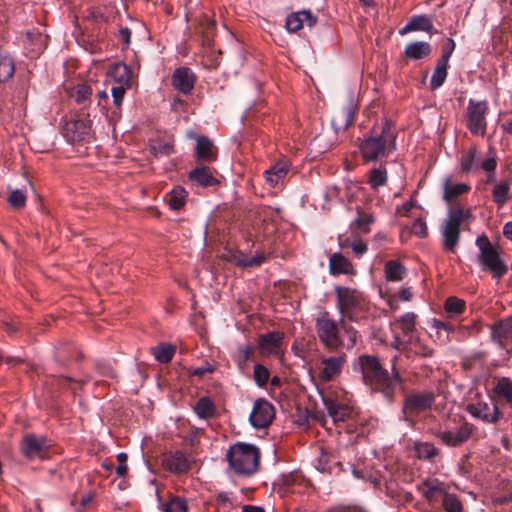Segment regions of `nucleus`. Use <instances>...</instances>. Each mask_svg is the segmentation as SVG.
<instances>
[{"mask_svg": "<svg viewBox=\"0 0 512 512\" xmlns=\"http://www.w3.org/2000/svg\"><path fill=\"white\" fill-rule=\"evenodd\" d=\"M62 134L71 143L87 141L91 136V121L84 115H76L65 120Z\"/></svg>", "mask_w": 512, "mask_h": 512, "instance_id": "6e6552de", "label": "nucleus"}, {"mask_svg": "<svg viewBox=\"0 0 512 512\" xmlns=\"http://www.w3.org/2000/svg\"><path fill=\"white\" fill-rule=\"evenodd\" d=\"M398 359V356L393 357L391 373L382 366L376 356L365 354L357 359L364 383L374 392L381 393L389 401L394 399L397 387L404 382L397 367Z\"/></svg>", "mask_w": 512, "mask_h": 512, "instance_id": "f257e3e1", "label": "nucleus"}, {"mask_svg": "<svg viewBox=\"0 0 512 512\" xmlns=\"http://www.w3.org/2000/svg\"><path fill=\"white\" fill-rule=\"evenodd\" d=\"M511 334L512 319L500 320L492 326V338L500 344L504 339L509 338Z\"/></svg>", "mask_w": 512, "mask_h": 512, "instance_id": "cd10ccee", "label": "nucleus"}, {"mask_svg": "<svg viewBox=\"0 0 512 512\" xmlns=\"http://www.w3.org/2000/svg\"><path fill=\"white\" fill-rule=\"evenodd\" d=\"M398 323L403 333L410 334L415 330L416 315L414 313H406L400 317Z\"/></svg>", "mask_w": 512, "mask_h": 512, "instance_id": "49530a36", "label": "nucleus"}, {"mask_svg": "<svg viewBox=\"0 0 512 512\" xmlns=\"http://www.w3.org/2000/svg\"><path fill=\"white\" fill-rule=\"evenodd\" d=\"M469 190V186L464 183L452 184L449 179L444 183V194L443 199L446 202H451L458 196L466 193Z\"/></svg>", "mask_w": 512, "mask_h": 512, "instance_id": "7c9ffc66", "label": "nucleus"}, {"mask_svg": "<svg viewBox=\"0 0 512 512\" xmlns=\"http://www.w3.org/2000/svg\"><path fill=\"white\" fill-rule=\"evenodd\" d=\"M269 376L270 373L265 366H263L262 364H256L254 366L253 377L258 386H265L269 381Z\"/></svg>", "mask_w": 512, "mask_h": 512, "instance_id": "09e8293b", "label": "nucleus"}, {"mask_svg": "<svg viewBox=\"0 0 512 512\" xmlns=\"http://www.w3.org/2000/svg\"><path fill=\"white\" fill-rule=\"evenodd\" d=\"M455 49V42L453 39H448L447 45L443 48L442 55L450 58L451 54L453 53Z\"/></svg>", "mask_w": 512, "mask_h": 512, "instance_id": "0e129e2a", "label": "nucleus"}, {"mask_svg": "<svg viewBox=\"0 0 512 512\" xmlns=\"http://www.w3.org/2000/svg\"><path fill=\"white\" fill-rule=\"evenodd\" d=\"M162 465L173 473H185L190 469L191 462L189 458L181 451L165 454L162 459Z\"/></svg>", "mask_w": 512, "mask_h": 512, "instance_id": "a211bd4d", "label": "nucleus"}, {"mask_svg": "<svg viewBox=\"0 0 512 512\" xmlns=\"http://www.w3.org/2000/svg\"><path fill=\"white\" fill-rule=\"evenodd\" d=\"M194 157L200 163L214 162L217 159V148L209 138L198 137Z\"/></svg>", "mask_w": 512, "mask_h": 512, "instance_id": "6ab92c4d", "label": "nucleus"}, {"mask_svg": "<svg viewBox=\"0 0 512 512\" xmlns=\"http://www.w3.org/2000/svg\"><path fill=\"white\" fill-rule=\"evenodd\" d=\"M128 87H130V85H117L111 88L113 103L116 107H120L122 105L123 98Z\"/></svg>", "mask_w": 512, "mask_h": 512, "instance_id": "864d4df0", "label": "nucleus"}, {"mask_svg": "<svg viewBox=\"0 0 512 512\" xmlns=\"http://www.w3.org/2000/svg\"><path fill=\"white\" fill-rule=\"evenodd\" d=\"M128 456L126 453L121 452L117 455V461L119 462L118 467L116 468V473L119 477H125L128 472V467L126 465Z\"/></svg>", "mask_w": 512, "mask_h": 512, "instance_id": "4d7b16f0", "label": "nucleus"}, {"mask_svg": "<svg viewBox=\"0 0 512 512\" xmlns=\"http://www.w3.org/2000/svg\"><path fill=\"white\" fill-rule=\"evenodd\" d=\"M512 179H505L495 185L493 189V200L499 206H503L509 199L510 186Z\"/></svg>", "mask_w": 512, "mask_h": 512, "instance_id": "c85d7f7f", "label": "nucleus"}, {"mask_svg": "<svg viewBox=\"0 0 512 512\" xmlns=\"http://www.w3.org/2000/svg\"><path fill=\"white\" fill-rule=\"evenodd\" d=\"M108 75L118 85H130L131 83V71L124 63L112 65Z\"/></svg>", "mask_w": 512, "mask_h": 512, "instance_id": "a878e982", "label": "nucleus"}, {"mask_svg": "<svg viewBox=\"0 0 512 512\" xmlns=\"http://www.w3.org/2000/svg\"><path fill=\"white\" fill-rule=\"evenodd\" d=\"M478 262L482 270L490 273L496 280H500L508 272L507 264L496 249L485 254L479 253Z\"/></svg>", "mask_w": 512, "mask_h": 512, "instance_id": "9d476101", "label": "nucleus"}, {"mask_svg": "<svg viewBox=\"0 0 512 512\" xmlns=\"http://www.w3.org/2000/svg\"><path fill=\"white\" fill-rule=\"evenodd\" d=\"M335 293L337 297V308L341 314V319H346L348 323L355 321L356 310L361 305V294L347 287H337Z\"/></svg>", "mask_w": 512, "mask_h": 512, "instance_id": "423d86ee", "label": "nucleus"}, {"mask_svg": "<svg viewBox=\"0 0 512 512\" xmlns=\"http://www.w3.org/2000/svg\"><path fill=\"white\" fill-rule=\"evenodd\" d=\"M477 155V149L472 147L466 154L461 157V169L463 172H470L476 167L475 162Z\"/></svg>", "mask_w": 512, "mask_h": 512, "instance_id": "c03bdc74", "label": "nucleus"}, {"mask_svg": "<svg viewBox=\"0 0 512 512\" xmlns=\"http://www.w3.org/2000/svg\"><path fill=\"white\" fill-rule=\"evenodd\" d=\"M265 260L264 255H256L253 257H242L237 260V265L241 267H253V266H259L262 264Z\"/></svg>", "mask_w": 512, "mask_h": 512, "instance_id": "5fc2aeb1", "label": "nucleus"}, {"mask_svg": "<svg viewBox=\"0 0 512 512\" xmlns=\"http://www.w3.org/2000/svg\"><path fill=\"white\" fill-rule=\"evenodd\" d=\"M466 410L475 418H479L487 423H496L502 416L497 405L485 402L468 404Z\"/></svg>", "mask_w": 512, "mask_h": 512, "instance_id": "4468645a", "label": "nucleus"}, {"mask_svg": "<svg viewBox=\"0 0 512 512\" xmlns=\"http://www.w3.org/2000/svg\"><path fill=\"white\" fill-rule=\"evenodd\" d=\"M275 417V410L273 405L265 399H258L253 405L250 414V422L255 428H266Z\"/></svg>", "mask_w": 512, "mask_h": 512, "instance_id": "9b49d317", "label": "nucleus"}, {"mask_svg": "<svg viewBox=\"0 0 512 512\" xmlns=\"http://www.w3.org/2000/svg\"><path fill=\"white\" fill-rule=\"evenodd\" d=\"M434 355V349L423 343L419 338L409 340V350L406 353L407 359L415 357L431 358Z\"/></svg>", "mask_w": 512, "mask_h": 512, "instance_id": "5701e85b", "label": "nucleus"}, {"mask_svg": "<svg viewBox=\"0 0 512 512\" xmlns=\"http://www.w3.org/2000/svg\"><path fill=\"white\" fill-rule=\"evenodd\" d=\"M374 222V217L372 214L361 212L358 210V217L355 219L353 225L355 228L363 231H369V225Z\"/></svg>", "mask_w": 512, "mask_h": 512, "instance_id": "de8ad7c7", "label": "nucleus"}, {"mask_svg": "<svg viewBox=\"0 0 512 512\" xmlns=\"http://www.w3.org/2000/svg\"><path fill=\"white\" fill-rule=\"evenodd\" d=\"M431 53V46L427 42H413L406 46L404 55L413 60L423 59Z\"/></svg>", "mask_w": 512, "mask_h": 512, "instance_id": "bb28decb", "label": "nucleus"}, {"mask_svg": "<svg viewBox=\"0 0 512 512\" xmlns=\"http://www.w3.org/2000/svg\"><path fill=\"white\" fill-rule=\"evenodd\" d=\"M91 94V88L86 84H81L75 88L74 92L72 93V97L75 98L77 103H82L87 100Z\"/></svg>", "mask_w": 512, "mask_h": 512, "instance_id": "8fccbe9b", "label": "nucleus"}, {"mask_svg": "<svg viewBox=\"0 0 512 512\" xmlns=\"http://www.w3.org/2000/svg\"><path fill=\"white\" fill-rule=\"evenodd\" d=\"M199 32L203 36L206 45H212L215 35V20L208 15H204L199 24Z\"/></svg>", "mask_w": 512, "mask_h": 512, "instance_id": "2f4dec72", "label": "nucleus"}, {"mask_svg": "<svg viewBox=\"0 0 512 512\" xmlns=\"http://www.w3.org/2000/svg\"><path fill=\"white\" fill-rule=\"evenodd\" d=\"M411 233L420 238L427 237L428 228L423 218H418L417 220H415L411 227Z\"/></svg>", "mask_w": 512, "mask_h": 512, "instance_id": "603ef678", "label": "nucleus"}, {"mask_svg": "<svg viewBox=\"0 0 512 512\" xmlns=\"http://www.w3.org/2000/svg\"><path fill=\"white\" fill-rule=\"evenodd\" d=\"M496 165H497V162H496L495 157H490L482 162L481 167L486 172H494Z\"/></svg>", "mask_w": 512, "mask_h": 512, "instance_id": "680f3d73", "label": "nucleus"}, {"mask_svg": "<svg viewBox=\"0 0 512 512\" xmlns=\"http://www.w3.org/2000/svg\"><path fill=\"white\" fill-rule=\"evenodd\" d=\"M346 362V356L344 354L332 356V357H322L321 364L323 365L322 369L319 372V378L321 381L329 382L333 380L336 376H338Z\"/></svg>", "mask_w": 512, "mask_h": 512, "instance_id": "ddd939ff", "label": "nucleus"}, {"mask_svg": "<svg viewBox=\"0 0 512 512\" xmlns=\"http://www.w3.org/2000/svg\"><path fill=\"white\" fill-rule=\"evenodd\" d=\"M153 354L160 363H169L175 354V348L170 344H160L153 348Z\"/></svg>", "mask_w": 512, "mask_h": 512, "instance_id": "4c0bfd02", "label": "nucleus"}, {"mask_svg": "<svg viewBox=\"0 0 512 512\" xmlns=\"http://www.w3.org/2000/svg\"><path fill=\"white\" fill-rule=\"evenodd\" d=\"M162 512H188L187 501L181 497H172L167 503L162 504Z\"/></svg>", "mask_w": 512, "mask_h": 512, "instance_id": "58836bf2", "label": "nucleus"}, {"mask_svg": "<svg viewBox=\"0 0 512 512\" xmlns=\"http://www.w3.org/2000/svg\"><path fill=\"white\" fill-rule=\"evenodd\" d=\"M419 453L423 457L431 459L437 454V451L434 446L426 444L419 450Z\"/></svg>", "mask_w": 512, "mask_h": 512, "instance_id": "bf43d9fd", "label": "nucleus"}, {"mask_svg": "<svg viewBox=\"0 0 512 512\" xmlns=\"http://www.w3.org/2000/svg\"><path fill=\"white\" fill-rule=\"evenodd\" d=\"M486 101L470 99L466 109L467 128L474 135L484 136L487 129L486 115L488 113Z\"/></svg>", "mask_w": 512, "mask_h": 512, "instance_id": "0eeeda50", "label": "nucleus"}, {"mask_svg": "<svg viewBox=\"0 0 512 512\" xmlns=\"http://www.w3.org/2000/svg\"><path fill=\"white\" fill-rule=\"evenodd\" d=\"M470 217V210L463 207L458 206L449 210L442 226L443 249L445 251H455L460 240V226Z\"/></svg>", "mask_w": 512, "mask_h": 512, "instance_id": "39448f33", "label": "nucleus"}, {"mask_svg": "<svg viewBox=\"0 0 512 512\" xmlns=\"http://www.w3.org/2000/svg\"><path fill=\"white\" fill-rule=\"evenodd\" d=\"M444 308L449 314L459 315L465 309V301L455 296H450L446 299Z\"/></svg>", "mask_w": 512, "mask_h": 512, "instance_id": "79ce46f5", "label": "nucleus"}, {"mask_svg": "<svg viewBox=\"0 0 512 512\" xmlns=\"http://www.w3.org/2000/svg\"><path fill=\"white\" fill-rule=\"evenodd\" d=\"M474 426L468 422H463L455 430H439L437 437L447 446H460L465 443L472 435Z\"/></svg>", "mask_w": 512, "mask_h": 512, "instance_id": "f8f14e48", "label": "nucleus"}, {"mask_svg": "<svg viewBox=\"0 0 512 512\" xmlns=\"http://www.w3.org/2000/svg\"><path fill=\"white\" fill-rule=\"evenodd\" d=\"M194 411L200 418L208 419L215 415L216 409L210 398L202 397L196 402Z\"/></svg>", "mask_w": 512, "mask_h": 512, "instance_id": "473e14b6", "label": "nucleus"}, {"mask_svg": "<svg viewBox=\"0 0 512 512\" xmlns=\"http://www.w3.org/2000/svg\"><path fill=\"white\" fill-rule=\"evenodd\" d=\"M328 415L333 419L334 423L344 422L351 415V409L347 405L335 402L325 401Z\"/></svg>", "mask_w": 512, "mask_h": 512, "instance_id": "b1692460", "label": "nucleus"}, {"mask_svg": "<svg viewBox=\"0 0 512 512\" xmlns=\"http://www.w3.org/2000/svg\"><path fill=\"white\" fill-rule=\"evenodd\" d=\"M172 84L178 91L189 94L194 88L195 76L189 68H178L173 73Z\"/></svg>", "mask_w": 512, "mask_h": 512, "instance_id": "412c9836", "label": "nucleus"}, {"mask_svg": "<svg viewBox=\"0 0 512 512\" xmlns=\"http://www.w3.org/2000/svg\"><path fill=\"white\" fill-rule=\"evenodd\" d=\"M226 458L235 474L251 476L259 468L260 451L252 444L237 443L229 448Z\"/></svg>", "mask_w": 512, "mask_h": 512, "instance_id": "20e7f679", "label": "nucleus"}, {"mask_svg": "<svg viewBox=\"0 0 512 512\" xmlns=\"http://www.w3.org/2000/svg\"><path fill=\"white\" fill-rule=\"evenodd\" d=\"M215 173V169L200 164L188 173V179L202 187L215 186L219 184Z\"/></svg>", "mask_w": 512, "mask_h": 512, "instance_id": "f3484780", "label": "nucleus"}, {"mask_svg": "<svg viewBox=\"0 0 512 512\" xmlns=\"http://www.w3.org/2000/svg\"><path fill=\"white\" fill-rule=\"evenodd\" d=\"M352 249L355 254L362 255L367 251V245L362 241H358L352 244Z\"/></svg>", "mask_w": 512, "mask_h": 512, "instance_id": "e2e57ef3", "label": "nucleus"}, {"mask_svg": "<svg viewBox=\"0 0 512 512\" xmlns=\"http://www.w3.org/2000/svg\"><path fill=\"white\" fill-rule=\"evenodd\" d=\"M447 78V70L435 68L431 77L430 88L432 90L438 89L443 85Z\"/></svg>", "mask_w": 512, "mask_h": 512, "instance_id": "3c124183", "label": "nucleus"}, {"mask_svg": "<svg viewBox=\"0 0 512 512\" xmlns=\"http://www.w3.org/2000/svg\"><path fill=\"white\" fill-rule=\"evenodd\" d=\"M412 296L413 293L410 288H404L398 294V297L401 301H410L412 299Z\"/></svg>", "mask_w": 512, "mask_h": 512, "instance_id": "774afa93", "label": "nucleus"}, {"mask_svg": "<svg viewBox=\"0 0 512 512\" xmlns=\"http://www.w3.org/2000/svg\"><path fill=\"white\" fill-rule=\"evenodd\" d=\"M435 401V394L432 391L411 392L406 395L403 403V414L405 419L417 416L431 408Z\"/></svg>", "mask_w": 512, "mask_h": 512, "instance_id": "1a4fd4ad", "label": "nucleus"}, {"mask_svg": "<svg viewBox=\"0 0 512 512\" xmlns=\"http://www.w3.org/2000/svg\"><path fill=\"white\" fill-rule=\"evenodd\" d=\"M7 201L14 209H21L26 204V194L20 189L12 190Z\"/></svg>", "mask_w": 512, "mask_h": 512, "instance_id": "a18cd8bd", "label": "nucleus"}, {"mask_svg": "<svg viewBox=\"0 0 512 512\" xmlns=\"http://www.w3.org/2000/svg\"><path fill=\"white\" fill-rule=\"evenodd\" d=\"M14 72V61L8 55L0 54V83L8 81Z\"/></svg>", "mask_w": 512, "mask_h": 512, "instance_id": "e433bc0d", "label": "nucleus"}, {"mask_svg": "<svg viewBox=\"0 0 512 512\" xmlns=\"http://www.w3.org/2000/svg\"><path fill=\"white\" fill-rule=\"evenodd\" d=\"M393 347L402 352L405 356L407 351L409 350V340L408 341H401L398 337H395Z\"/></svg>", "mask_w": 512, "mask_h": 512, "instance_id": "052dcab7", "label": "nucleus"}, {"mask_svg": "<svg viewBox=\"0 0 512 512\" xmlns=\"http://www.w3.org/2000/svg\"><path fill=\"white\" fill-rule=\"evenodd\" d=\"M315 332L320 344L329 352L352 350L358 341V331L346 319L335 321L328 311L315 318Z\"/></svg>", "mask_w": 512, "mask_h": 512, "instance_id": "f03ea898", "label": "nucleus"}, {"mask_svg": "<svg viewBox=\"0 0 512 512\" xmlns=\"http://www.w3.org/2000/svg\"><path fill=\"white\" fill-rule=\"evenodd\" d=\"M476 245L479 248V253H487L493 249H496L491 244L489 238L486 235H481L476 239Z\"/></svg>", "mask_w": 512, "mask_h": 512, "instance_id": "13d9d810", "label": "nucleus"}, {"mask_svg": "<svg viewBox=\"0 0 512 512\" xmlns=\"http://www.w3.org/2000/svg\"><path fill=\"white\" fill-rule=\"evenodd\" d=\"M290 170V163L286 159H281L274 163L269 169L265 170L264 178L266 183L270 187L277 186L280 182L284 180L287 173Z\"/></svg>", "mask_w": 512, "mask_h": 512, "instance_id": "4be33fe9", "label": "nucleus"}, {"mask_svg": "<svg viewBox=\"0 0 512 512\" xmlns=\"http://www.w3.org/2000/svg\"><path fill=\"white\" fill-rule=\"evenodd\" d=\"M304 23L311 28L316 25L317 17L310 10L293 12L287 16L285 26L289 32L295 33L303 28Z\"/></svg>", "mask_w": 512, "mask_h": 512, "instance_id": "dca6fc26", "label": "nucleus"}, {"mask_svg": "<svg viewBox=\"0 0 512 512\" xmlns=\"http://www.w3.org/2000/svg\"><path fill=\"white\" fill-rule=\"evenodd\" d=\"M406 273L405 267L398 261L391 260L385 264V275L389 281H400Z\"/></svg>", "mask_w": 512, "mask_h": 512, "instance_id": "f704fd0d", "label": "nucleus"}, {"mask_svg": "<svg viewBox=\"0 0 512 512\" xmlns=\"http://www.w3.org/2000/svg\"><path fill=\"white\" fill-rule=\"evenodd\" d=\"M187 192L184 188L177 186L167 196L166 200L169 207L173 210H179L185 204Z\"/></svg>", "mask_w": 512, "mask_h": 512, "instance_id": "72a5a7b5", "label": "nucleus"}, {"mask_svg": "<svg viewBox=\"0 0 512 512\" xmlns=\"http://www.w3.org/2000/svg\"><path fill=\"white\" fill-rule=\"evenodd\" d=\"M153 150L155 151V155L158 153L164 154V155H170L173 151V146L170 144H163L159 147V150L157 151L156 147H153Z\"/></svg>", "mask_w": 512, "mask_h": 512, "instance_id": "338daca9", "label": "nucleus"}, {"mask_svg": "<svg viewBox=\"0 0 512 512\" xmlns=\"http://www.w3.org/2000/svg\"><path fill=\"white\" fill-rule=\"evenodd\" d=\"M253 358V348L250 345H242L238 349V362L240 365L246 364Z\"/></svg>", "mask_w": 512, "mask_h": 512, "instance_id": "6e6d98bb", "label": "nucleus"}, {"mask_svg": "<svg viewBox=\"0 0 512 512\" xmlns=\"http://www.w3.org/2000/svg\"><path fill=\"white\" fill-rule=\"evenodd\" d=\"M350 267V262L341 253H334L330 257L329 270L331 274H346L349 272Z\"/></svg>", "mask_w": 512, "mask_h": 512, "instance_id": "c756f323", "label": "nucleus"}, {"mask_svg": "<svg viewBox=\"0 0 512 512\" xmlns=\"http://www.w3.org/2000/svg\"><path fill=\"white\" fill-rule=\"evenodd\" d=\"M213 367L209 364H206L204 366L198 367L193 370L192 374L195 376H203L207 372H212Z\"/></svg>", "mask_w": 512, "mask_h": 512, "instance_id": "69168bd1", "label": "nucleus"}, {"mask_svg": "<svg viewBox=\"0 0 512 512\" xmlns=\"http://www.w3.org/2000/svg\"><path fill=\"white\" fill-rule=\"evenodd\" d=\"M387 182V171L384 167L374 168L369 172V184L371 188L377 189Z\"/></svg>", "mask_w": 512, "mask_h": 512, "instance_id": "ea45409f", "label": "nucleus"}, {"mask_svg": "<svg viewBox=\"0 0 512 512\" xmlns=\"http://www.w3.org/2000/svg\"><path fill=\"white\" fill-rule=\"evenodd\" d=\"M396 149L395 134L389 123L373 129L371 135L365 138L360 150L365 161H375L388 156Z\"/></svg>", "mask_w": 512, "mask_h": 512, "instance_id": "7ed1b4c3", "label": "nucleus"}, {"mask_svg": "<svg viewBox=\"0 0 512 512\" xmlns=\"http://www.w3.org/2000/svg\"><path fill=\"white\" fill-rule=\"evenodd\" d=\"M48 446L43 437H37L34 434H27L21 442V451L29 459L43 457Z\"/></svg>", "mask_w": 512, "mask_h": 512, "instance_id": "2eb2a0df", "label": "nucleus"}, {"mask_svg": "<svg viewBox=\"0 0 512 512\" xmlns=\"http://www.w3.org/2000/svg\"><path fill=\"white\" fill-rule=\"evenodd\" d=\"M444 493V489L438 484L428 481L423 484V496L430 504H434L439 499H442Z\"/></svg>", "mask_w": 512, "mask_h": 512, "instance_id": "c9c22d12", "label": "nucleus"}, {"mask_svg": "<svg viewBox=\"0 0 512 512\" xmlns=\"http://www.w3.org/2000/svg\"><path fill=\"white\" fill-rule=\"evenodd\" d=\"M433 28L431 19L426 15H418L411 18L409 23L400 30V34L404 35L411 31L430 32Z\"/></svg>", "mask_w": 512, "mask_h": 512, "instance_id": "393cba45", "label": "nucleus"}, {"mask_svg": "<svg viewBox=\"0 0 512 512\" xmlns=\"http://www.w3.org/2000/svg\"><path fill=\"white\" fill-rule=\"evenodd\" d=\"M494 390L497 395L512 403V382L509 378L502 377L499 379Z\"/></svg>", "mask_w": 512, "mask_h": 512, "instance_id": "a19ab883", "label": "nucleus"}, {"mask_svg": "<svg viewBox=\"0 0 512 512\" xmlns=\"http://www.w3.org/2000/svg\"><path fill=\"white\" fill-rule=\"evenodd\" d=\"M442 505L447 512H461L463 509L461 501L454 494L444 493Z\"/></svg>", "mask_w": 512, "mask_h": 512, "instance_id": "37998d69", "label": "nucleus"}, {"mask_svg": "<svg viewBox=\"0 0 512 512\" xmlns=\"http://www.w3.org/2000/svg\"><path fill=\"white\" fill-rule=\"evenodd\" d=\"M283 339V332L273 331L259 335L258 345L263 354H277L280 350Z\"/></svg>", "mask_w": 512, "mask_h": 512, "instance_id": "aec40b11", "label": "nucleus"}]
</instances>
